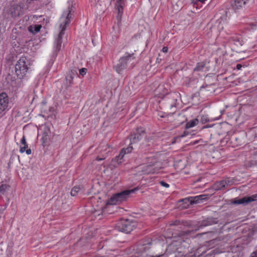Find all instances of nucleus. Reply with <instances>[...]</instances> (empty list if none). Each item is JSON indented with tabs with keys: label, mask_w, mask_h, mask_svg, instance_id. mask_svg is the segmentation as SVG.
Returning a JSON list of instances; mask_svg holds the SVG:
<instances>
[{
	"label": "nucleus",
	"mask_w": 257,
	"mask_h": 257,
	"mask_svg": "<svg viewBox=\"0 0 257 257\" xmlns=\"http://www.w3.org/2000/svg\"><path fill=\"white\" fill-rule=\"evenodd\" d=\"M72 11V6H69L67 9L63 12L60 18V28L61 31L58 36L55 38L54 42V49L56 52H59L61 49L62 38L64 34L66 27L70 22V19L72 17L71 12Z\"/></svg>",
	"instance_id": "obj_1"
},
{
	"label": "nucleus",
	"mask_w": 257,
	"mask_h": 257,
	"mask_svg": "<svg viewBox=\"0 0 257 257\" xmlns=\"http://www.w3.org/2000/svg\"><path fill=\"white\" fill-rule=\"evenodd\" d=\"M30 66V62L25 57H22L17 62L15 71L20 77H23L27 72Z\"/></svg>",
	"instance_id": "obj_2"
},
{
	"label": "nucleus",
	"mask_w": 257,
	"mask_h": 257,
	"mask_svg": "<svg viewBox=\"0 0 257 257\" xmlns=\"http://www.w3.org/2000/svg\"><path fill=\"white\" fill-rule=\"evenodd\" d=\"M137 189L136 188L129 190H124L121 192L117 193L113 195L107 202V205H115L119 204L121 202L125 200L128 197L129 195L134 193Z\"/></svg>",
	"instance_id": "obj_3"
},
{
	"label": "nucleus",
	"mask_w": 257,
	"mask_h": 257,
	"mask_svg": "<svg viewBox=\"0 0 257 257\" xmlns=\"http://www.w3.org/2000/svg\"><path fill=\"white\" fill-rule=\"evenodd\" d=\"M135 226L134 222H131L128 220H125L121 221L118 223L117 227L120 231L125 233H129L133 230Z\"/></svg>",
	"instance_id": "obj_4"
},
{
	"label": "nucleus",
	"mask_w": 257,
	"mask_h": 257,
	"mask_svg": "<svg viewBox=\"0 0 257 257\" xmlns=\"http://www.w3.org/2000/svg\"><path fill=\"white\" fill-rule=\"evenodd\" d=\"M132 56V55L130 54L124 56L119 59L118 64L114 66V69L118 73H120L126 68L127 62Z\"/></svg>",
	"instance_id": "obj_5"
},
{
	"label": "nucleus",
	"mask_w": 257,
	"mask_h": 257,
	"mask_svg": "<svg viewBox=\"0 0 257 257\" xmlns=\"http://www.w3.org/2000/svg\"><path fill=\"white\" fill-rule=\"evenodd\" d=\"M112 150V147L107 144H103L100 145L98 148V152L101 154L102 158L97 157L96 160L101 161L104 160Z\"/></svg>",
	"instance_id": "obj_6"
},
{
	"label": "nucleus",
	"mask_w": 257,
	"mask_h": 257,
	"mask_svg": "<svg viewBox=\"0 0 257 257\" xmlns=\"http://www.w3.org/2000/svg\"><path fill=\"white\" fill-rule=\"evenodd\" d=\"M145 136V131L142 128H138L136 132L130 136V145L135 144L140 141Z\"/></svg>",
	"instance_id": "obj_7"
},
{
	"label": "nucleus",
	"mask_w": 257,
	"mask_h": 257,
	"mask_svg": "<svg viewBox=\"0 0 257 257\" xmlns=\"http://www.w3.org/2000/svg\"><path fill=\"white\" fill-rule=\"evenodd\" d=\"M9 106V99L6 93L0 94V113L8 110Z\"/></svg>",
	"instance_id": "obj_8"
},
{
	"label": "nucleus",
	"mask_w": 257,
	"mask_h": 257,
	"mask_svg": "<svg viewBox=\"0 0 257 257\" xmlns=\"http://www.w3.org/2000/svg\"><path fill=\"white\" fill-rule=\"evenodd\" d=\"M256 195H252V196H246L243 197L241 198L236 199H235L233 203L235 204H243L247 205L248 203L255 201V198L256 197Z\"/></svg>",
	"instance_id": "obj_9"
},
{
	"label": "nucleus",
	"mask_w": 257,
	"mask_h": 257,
	"mask_svg": "<svg viewBox=\"0 0 257 257\" xmlns=\"http://www.w3.org/2000/svg\"><path fill=\"white\" fill-rule=\"evenodd\" d=\"M248 0H234L231 4V7L233 10L236 12L242 9Z\"/></svg>",
	"instance_id": "obj_10"
},
{
	"label": "nucleus",
	"mask_w": 257,
	"mask_h": 257,
	"mask_svg": "<svg viewBox=\"0 0 257 257\" xmlns=\"http://www.w3.org/2000/svg\"><path fill=\"white\" fill-rule=\"evenodd\" d=\"M21 7L18 4H14L11 6L9 10V13L13 17L19 16L21 12Z\"/></svg>",
	"instance_id": "obj_11"
},
{
	"label": "nucleus",
	"mask_w": 257,
	"mask_h": 257,
	"mask_svg": "<svg viewBox=\"0 0 257 257\" xmlns=\"http://www.w3.org/2000/svg\"><path fill=\"white\" fill-rule=\"evenodd\" d=\"M21 144L22 145H23L24 146H21L20 152L21 153H23L25 152H26V154L27 155H30L32 153V151L30 149H28V145L27 144L26 142V139L24 136L22 137L21 140Z\"/></svg>",
	"instance_id": "obj_12"
},
{
	"label": "nucleus",
	"mask_w": 257,
	"mask_h": 257,
	"mask_svg": "<svg viewBox=\"0 0 257 257\" xmlns=\"http://www.w3.org/2000/svg\"><path fill=\"white\" fill-rule=\"evenodd\" d=\"M77 74V71L76 69H72L69 72V73H68L66 77L67 83L69 85H71L74 77L76 76Z\"/></svg>",
	"instance_id": "obj_13"
},
{
	"label": "nucleus",
	"mask_w": 257,
	"mask_h": 257,
	"mask_svg": "<svg viewBox=\"0 0 257 257\" xmlns=\"http://www.w3.org/2000/svg\"><path fill=\"white\" fill-rule=\"evenodd\" d=\"M207 195H201L196 196L189 199L191 204H197L202 202V200L207 198Z\"/></svg>",
	"instance_id": "obj_14"
},
{
	"label": "nucleus",
	"mask_w": 257,
	"mask_h": 257,
	"mask_svg": "<svg viewBox=\"0 0 257 257\" xmlns=\"http://www.w3.org/2000/svg\"><path fill=\"white\" fill-rule=\"evenodd\" d=\"M126 154V150H124V149H122L119 154L112 160V162L113 163H116L118 165L121 164L122 162L123 158Z\"/></svg>",
	"instance_id": "obj_15"
},
{
	"label": "nucleus",
	"mask_w": 257,
	"mask_h": 257,
	"mask_svg": "<svg viewBox=\"0 0 257 257\" xmlns=\"http://www.w3.org/2000/svg\"><path fill=\"white\" fill-rule=\"evenodd\" d=\"M42 28L41 25H33L28 27V31L33 35H35L40 32Z\"/></svg>",
	"instance_id": "obj_16"
},
{
	"label": "nucleus",
	"mask_w": 257,
	"mask_h": 257,
	"mask_svg": "<svg viewBox=\"0 0 257 257\" xmlns=\"http://www.w3.org/2000/svg\"><path fill=\"white\" fill-rule=\"evenodd\" d=\"M214 188L216 190H223L226 188L224 180L216 182L214 184Z\"/></svg>",
	"instance_id": "obj_17"
},
{
	"label": "nucleus",
	"mask_w": 257,
	"mask_h": 257,
	"mask_svg": "<svg viewBox=\"0 0 257 257\" xmlns=\"http://www.w3.org/2000/svg\"><path fill=\"white\" fill-rule=\"evenodd\" d=\"M143 171L146 174L155 173L157 170L153 165H148L144 167Z\"/></svg>",
	"instance_id": "obj_18"
},
{
	"label": "nucleus",
	"mask_w": 257,
	"mask_h": 257,
	"mask_svg": "<svg viewBox=\"0 0 257 257\" xmlns=\"http://www.w3.org/2000/svg\"><path fill=\"white\" fill-rule=\"evenodd\" d=\"M217 223V221L216 219L213 218H207V219L204 220L201 224L200 225V227H203L208 225H211L212 224H215Z\"/></svg>",
	"instance_id": "obj_19"
},
{
	"label": "nucleus",
	"mask_w": 257,
	"mask_h": 257,
	"mask_svg": "<svg viewBox=\"0 0 257 257\" xmlns=\"http://www.w3.org/2000/svg\"><path fill=\"white\" fill-rule=\"evenodd\" d=\"M10 186L6 184H2L0 186V198L3 195H5L6 193L9 190Z\"/></svg>",
	"instance_id": "obj_20"
},
{
	"label": "nucleus",
	"mask_w": 257,
	"mask_h": 257,
	"mask_svg": "<svg viewBox=\"0 0 257 257\" xmlns=\"http://www.w3.org/2000/svg\"><path fill=\"white\" fill-rule=\"evenodd\" d=\"M199 123V120L198 118H195L194 119L191 120L190 121L187 122L186 124L185 127L187 129L191 128L192 127L195 126L197 125Z\"/></svg>",
	"instance_id": "obj_21"
},
{
	"label": "nucleus",
	"mask_w": 257,
	"mask_h": 257,
	"mask_svg": "<svg viewBox=\"0 0 257 257\" xmlns=\"http://www.w3.org/2000/svg\"><path fill=\"white\" fill-rule=\"evenodd\" d=\"M123 4V2L122 0H118L116 3L115 7L117 9L118 13H121L122 12Z\"/></svg>",
	"instance_id": "obj_22"
},
{
	"label": "nucleus",
	"mask_w": 257,
	"mask_h": 257,
	"mask_svg": "<svg viewBox=\"0 0 257 257\" xmlns=\"http://www.w3.org/2000/svg\"><path fill=\"white\" fill-rule=\"evenodd\" d=\"M224 181L225 182V185L226 188L234 184V180L232 178H227L224 179Z\"/></svg>",
	"instance_id": "obj_23"
},
{
	"label": "nucleus",
	"mask_w": 257,
	"mask_h": 257,
	"mask_svg": "<svg viewBox=\"0 0 257 257\" xmlns=\"http://www.w3.org/2000/svg\"><path fill=\"white\" fill-rule=\"evenodd\" d=\"M80 188L79 187H74L71 191V195L72 196H76L77 193L80 191Z\"/></svg>",
	"instance_id": "obj_24"
},
{
	"label": "nucleus",
	"mask_w": 257,
	"mask_h": 257,
	"mask_svg": "<svg viewBox=\"0 0 257 257\" xmlns=\"http://www.w3.org/2000/svg\"><path fill=\"white\" fill-rule=\"evenodd\" d=\"M79 72L80 75H81L82 76H84L86 73L87 69H86L85 68H82L79 69Z\"/></svg>",
	"instance_id": "obj_25"
},
{
	"label": "nucleus",
	"mask_w": 257,
	"mask_h": 257,
	"mask_svg": "<svg viewBox=\"0 0 257 257\" xmlns=\"http://www.w3.org/2000/svg\"><path fill=\"white\" fill-rule=\"evenodd\" d=\"M204 64H198L194 70L197 71L201 70L204 67Z\"/></svg>",
	"instance_id": "obj_26"
},
{
	"label": "nucleus",
	"mask_w": 257,
	"mask_h": 257,
	"mask_svg": "<svg viewBox=\"0 0 257 257\" xmlns=\"http://www.w3.org/2000/svg\"><path fill=\"white\" fill-rule=\"evenodd\" d=\"M160 183L163 187H165L166 188H169V185L168 183H167L166 182H164V181H160Z\"/></svg>",
	"instance_id": "obj_27"
},
{
	"label": "nucleus",
	"mask_w": 257,
	"mask_h": 257,
	"mask_svg": "<svg viewBox=\"0 0 257 257\" xmlns=\"http://www.w3.org/2000/svg\"><path fill=\"white\" fill-rule=\"evenodd\" d=\"M209 120L208 118H207L206 116H203L201 118V121L202 122H206L208 121Z\"/></svg>",
	"instance_id": "obj_28"
},
{
	"label": "nucleus",
	"mask_w": 257,
	"mask_h": 257,
	"mask_svg": "<svg viewBox=\"0 0 257 257\" xmlns=\"http://www.w3.org/2000/svg\"><path fill=\"white\" fill-rule=\"evenodd\" d=\"M124 150H126V154H127V153H129L131 152V151L133 150V148H132V147H128L127 148L124 149Z\"/></svg>",
	"instance_id": "obj_29"
},
{
	"label": "nucleus",
	"mask_w": 257,
	"mask_h": 257,
	"mask_svg": "<svg viewBox=\"0 0 257 257\" xmlns=\"http://www.w3.org/2000/svg\"><path fill=\"white\" fill-rule=\"evenodd\" d=\"M250 257H257V250L252 252L251 253Z\"/></svg>",
	"instance_id": "obj_30"
},
{
	"label": "nucleus",
	"mask_w": 257,
	"mask_h": 257,
	"mask_svg": "<svg viewBox=\"0 0 257 257\" xmlns=\"http://www.w3.org/2000/svg\"><path fill=\"white\" fill-rule=\"evenodd\" d=\"M168 48L167 47H164L162 49V51L164 53H166L168 52Z\"/></svg>",
	"instance_id": "obj_31"
},
{
	"label": "nucleus",
	"mask_w": 257,
	"mask_h": 257,
	"mask_svg": "<svg viewBox=\"0 0 257 257\" xmlns=\"http://www.w3.org/2000/svg\"><path fill=\"white\" fill-rule=\"evenodd\" d=\"M241 67H242V65L241 64H237V65H236V69L237 70L241 69Z\"/></svg>",
	"instance_id": "obj_32"
},
{
	"label": "nucleus",
	"mask_w": 257,
	"mask_h": 257,
	"mask_svg": "<svg viewBox=\"0 0 257 257\" xmlns=\"http://www.w3.org/2000/svg\"><path fill=\"white\" fill-rule=\"evenodd\" d=\"M188 133H186V132H184V133L181 135V137H185Z\"/></svg>",
	"instance_id": "obj_33"
},
{
	"label": "nucleus",
	"mask_w": 257,
	"mask_h": 257,
	"mask_svg": "<svg viewBox=\"0 0 257 257\" xmlns=\"http://www.w3.org/2000/svg\"><path fill=\"white\" fill-rule=\"evenodd\" d=\"M199 1L204 3L206 0H198Z\"/></svg>",
	"instance_id": "obj_34"
},
{
	"label": "nucleus",
	"mask_w": 257,
	"mask_h": 257,
	"mask_svg": "<svg viewBox=\"0 0 257 257\" xmlns=\"http://www.w3.org/2000/svg\"><path fill=\"white\" fill-rule=\"evenodd\" d=\"M162 88H163V87H162V86H160L159 87L158 89H161Z\"/></svg>",
	"instance_id": "obj_35"
}]
</instances>
